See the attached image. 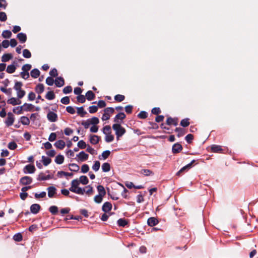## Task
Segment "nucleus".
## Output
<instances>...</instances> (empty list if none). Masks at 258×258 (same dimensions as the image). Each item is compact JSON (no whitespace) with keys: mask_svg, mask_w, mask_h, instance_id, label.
<instances>
[{"mask_svg":"<svg viewBox=\"0 0 258 258\" xmlns=\"http://www.w3.org/2000/svg\"><path fill=\"white\" fill-rule=\"evenodd\" d=\"M82 218L81 216H74V215H70L68 216L66 218L64 219V221H68L69 220H76L79 221L80 220H82Z\"/></svg>","mask_w":258,"mask_h":258,"instance_id":"39","label":"nucleus"},{"mask_svg":"<svg viewBox=\"0 0 258 258\" xmlns=\"http://www.w3.org/2000/svg\"><path fill=\"white\" fill-rule=\"evenodd\" d=\"M18 66L19 65L17 62L14 61L12 64L8 66L6 69V72L9 74H12L15 72Z\"/></svg>","mask_w":258,"mask_h":258,"instance_id":"8","label":"nucleus"},{"mask_svg":"<svg viewBox=\"0 0 258 258\" xmlns=\"http://www.w3.org/2000/svg\"><path fill=\"white\" fill-rule=\"evenodd\" d=\"M50 77L52 78H56L58 76L57 70L55 68H53L49 72Z\"/></svg>","mask_w":258,"mask_h":258,"instance_id":"56","label":"nucleus"},{"mask_svg":"<svg viewBox=\"0 0 258 258\" xmlns=\"http://www.w3.org/2000/svg\"><path fill=\"white\" fill-rule=\"evenodd\" d=\"M7 103L13 105H19L21 103V101L18 98L17 99L15 97H12L7 100Z\"/></svg>","mask_w":258,"mask_h":258,"instance_id":"23","label":"nucleus"},{"mask_svg":"<svg viewBox=\"0 0 258 258\" xmlns=\"http://www.w3.org/2000/svg\"><path fill=\"white\" fill-rule=\"evenodd\" d=\"M85 192V189L84 188L78 187L76 190H74V193L83 195L84 194Z\"/></svg>","mask_w":258,"mask_h":258,"instance_id":"60","label":"nucleus"},{"mask_svg":"<svg viewBox=\"0 0 258 258\" xmlns=\"http://www.w3.org/2000/svg\"><path fill=\"white\" fill-rule=\"evenodd\" d=\"M35 171L36 168L33 164H29L26 165L23 169V171L25 174H33Z\"/></svg>","mask_w":258,"mask_h":258,"instance_id":"6","label":"nucleus"},{"mask_svg":"<svg viewBox=\"0 0 258 258\" xmlns=\"http://www.w3.org/2000/svg\"><path fill=\"white\" fill-rule=\"evenodd\" d=\"M85 97L88 101H91L95 98V94L92 91L89 90L86 92Z\"/></svg>","mask_w":258,"mask_h":258,"instance_id":"32","label":"nucleus"},{"mask_svg":"<svg viewBox=\"0 0 258 258\" xmlns=\"http://www.w3.org/2000/svg\"><path fill=\"white\" fill-rule=\"evenodd\" d=\"M77 157H78L77 160L79 162H84L88 159L89 155L82 151L77 155Z\"/></svg>","mask_w":258,"mask_h":258,"instance_id":"11","label":"nucleus"},{"mask_svg":"<svg viewBox=\"0 0 258 258\" xmlns=\"http://www.w3.org/2000/svg\"><path fill=\"white\" fill-rule=\"evenodd\" d=\"M41 209V206L38 204H32L30 208V212L33 214H37Z\"/></svg>","mask_w":258,"mask_h":258,"instance_id":"13","label":"nucleus"},{"mask_svg":"<svg viewBox=\"0 0 258 258\" xmlns=\"http://www.w3.org/2000/svg\"><path fill=\"white\" fill-rule=\"evenodd\" d=\"M111 152L109 150L103 151L101 155H99L98 158L100 160H106L110 155Z\"/></svg>","mask_w":258,"mask_h":258,"instance_id":"27","label":"nucleus"},{"mask_svg":"<svg viewBox=\"0 0 258 258\" xmlns=\"http://www.w3.org/2000/svg\"><path fill=\"white\" fill-rule=\"evenodd\" d=\"M47 118L50 122H54L57 120L58 115L54 112L49 110L47 114Z\"/></svg>","mask_w":258,"mask_h":258,"instance_id":"9","label":"nucleus"},{"mask_svg":"<svg viewBox=\"0 0 258 258\" xmlns=\"http://www.w3.org/2000/svg\"><path fill=\"white\" fill-rule=\"evenodd\" d=\"M32 66L30 64L27 63L23 66L22 70L27 73L29 72Z\"/></svg>","mask_w":258,"mask_h":258,"instance_id":"64","label":"nucleus"},{"mask_svg":"<svg viewBox=\"0 0 258 258\" xmlns=\"http://www.w3.org/2000/svg\"><path fill=\"white\" fill-rule=\"evenodd\" d=\"M180 235L186 239L188 238L190 236V233L188 232V230L183 226H180Z\"/></svg>","mask_w":258,"mask_h":258,"instance_id":"18","label":"nucleus"},{"mask_svg":"<svg viewBox=\"0 0 258 258\" xmlns=\"http://www.w3.org/2000/svg\"><path fill=\"white\" fill-rule=\"evenodd\" d=\"M45 97L47 100H52L55 98V95L53 91H50L46 94Z\"/></svg>","mask_w":258,"mask_h":258,"instance_id":"40","label":"nucleus"},{"mask_svg":"<svg viewBox=\"0 0 258 258\" xmlns=\"http://www.w3.org/2000/svg\"><path fill=\"white\" fill-rule=\"evenodd\" d=\"M101 168L103 172H107L110 170V164L108 162H105L102 165Z\"/></svg>","mask_w":258,"mask_h":258,"instance_id":"37","label":"nucleus"},{"mask_svg":"<svg viewBox=\"0 0 258 258\" xmlns=\"http://www.w3.org/2000/svg\"><path fill=\"white\" fill-rule=\"evenodd\" d=\"M15 118L14 115L11 112L8 113V117L5 120V123L7 127L12 125L14 122Z\"/></svg>","mask_w":258,"mask_h":258,"instance_id":"3","label":"nucleus"},{"mask_svg":"<svg viewBox=\"0 0 258 258\" xmlns=\"http://www.w3.org/2000/svg\"><path fill=\"white\" fill-rule=\"evenodd\" d=\"M72 92V87L71 86H67L65 87L63 90L62 92L63 94H68Z\"/></svg>","mask_w":258,"mask_h":258,"instance_id":"62","label":"nucleus"},{"mask_svg":"<svg viewBox=\"0 0 258 258\" xmlns=\"http://www.w3.org/2000/svg\"><path fill=\"white\" fill-rule=\"evenodd\" d=\"M174 131L178 133L177 136L178 138L182 137L186 133L185 130L182 127H176Z\"/></svg>","mask_w":258,"mask_h":258,"instance_id":"29","label":"nucleus"},{"mask_svg":"<svg viewBox=\"0 0 258 258\" xmlns=\"http://www.w3.org/2000/svg\"><path fill=\"white\" fill-rule=\"evenodd\" d=\"M44 91V86L43 84H38L35 88V91L40 95Z\"/></svg>","mask_w":258,"mask_h":258,"instance_id":"24","label":"nucleus"},{"mask_svg":"<svg viewBox=\"0 0 258 258\" xmlns=\"http://www.w3.org/2000/svg\"><path fill=\"white\" fill-rule=\"evenodd\" d=\"M13 239L16 242H20L23 239V235L21 233H17L13 237Z\"/></svg>","mask_w":258,"mask_h":258,"instance_id":"43","label":"nucleus"},{"mask_svg":"<svg viewBox=\"0 0 258 258\" xmlns=\"http://www.w3.org/2000/svg\"><path fill=\"white\" fill-rule=\"evenodd\" d=\"M211 149L213 153H222L223 151L221 146L215 144L211 146Z\"/></svg>","mask_w":258,"mask_h":258,"instance_id":"25","label":"nucleus"},{"mask_svg":"<svg viewBox=\"0 0 258 258\" xmlns=\"http://www.w3.org/2000/svg\"><path fill=\"white\" fill-rule=\"evenodd\" d=\"M77 113L81 117H84L85 115L87 113V112L84 110V107L81 106L80 107H77Z\"/></svg>","mask_w":258,"mask_h":258,"instance_id":"34","label":"nucleus"},{"mask_svg":"<svg viewBox=\"0 0 258 258\" xmlns=\"http://www.w3.org/2000/svg\"><path fill=\"white\" fill-rule=\"evenodd\" d=\"M98 108L97 105L90 106L88 108L89 112L90 113H95L98 111Z\"/></svg>","mask_w":258,"mask_h":258,"instance_id":"59","label":"nucleus"},{"mask_svg":"<svg viewBox=\"0 0 258 258\" xmlns=\"http://www.w3.org/2000/svg\"><path fill=\"white\" fill-rule=\"evenodd\" d=\"M77 146L80 149H84L87 145L85 141L80 140L78 142Z\"/></svg>","mask_w":258,"mask_h":258,"instance_id":"58","label":"nucleus"},{"mask_svg":"<svg viewBox=\"0 0 258 258\" xmlns=\"http://www.w3.org/2000/svg\"><path fill=\"white\" fill-rule=\"evenodd\" d=\"M13 54L11 53H5L2 57V61L3 62H6L9 61L13 58Z\"/></svg>","mask_w":258,"mask_h":258,"instance_id":"28","label":"nucleus"},{"mask_svg":"<svg viewBox=\"0 0 258 258\" xmlns=\"http://www.w3.org/2000/svg\"><path fill=\"white\" fill-rule=\"evenodd\" d=\"M126 118V115L123 112H119L114 117L113 121L115 123H121L123 120Z\"/></svg>","mask_w":258,"mask_h":258,"instance_id":"5","label":"nucleus"},{"mask_svg":"<svg viewBox=\"0 0 258 258\" xmlns=\"http://www.w3.org/2000/svg\"><path fill=\"white\" fill-rule=\"evenodd\" d=\"M12 33L11 31L9 30H4L2 34V36L4 38H10L12 36Z\"/></svg>","mask_w":258,"mask_h":258,"instance_id":"46","label":"nucleus"},{"mask_svg":"<svg viewBox=\"0 0 258 258\" xmlns=\"http://www.w3.org/2000/svg\"><path fill=\"white\" fill-rule=\"evenodd\" d=\"M64 80L63 77L59 76L57 77L55 80V85L56 87L60 88L64 85Z\"/></svg>","mask_w":258,"mask_h":258,"instance_id":"17","label":"nucleus"},{"mask_svg":"<svg viewBox=\"0 0 258 258\" xmlns=\"http://www.w3.org/2000/svg\"><path fill=\"white\" fill-rule=\"evenodd\" d=\"M114 99L115 101L120 102L124 100L125 96L123 95L117 94L114 96Z\"/></svg>","mask_w":258,"mask_h":258,"instance_id":"50","label":"nucleus"},{"mask_svg":"<svg viewBox=\"0 0 258 258\" xmlns=\"http://www.w3.org/2000/svg\"><path fill=\"white\" fill-rule=\"evenodd\" d=\"M64 160V156L62 155L59 154L56 156L55 160H54V162L57 164H61L63 163Z\"/></svg>","mask_w":258,"mask_h":258,"instance_id":"30","label":"nucleus"},{"mask_svg":"<svg viewBox=\"0 0 258 258\" xmlns=\"http://www.w3.org/2000/svg\"><path fill=\"white\" fill-rule=\"evenodd\" d=\"M48 210L53 215H56L58 212V209L56 206H50Z\"/></svg>","mask_w":258,"mask_h":258,"instance_id":"45","label":"nucleus"},{"mask_svg":"<svg viewBox=\"0 0 258 258\" xmlns=\"http://www.w3.org/2000/svg\"><path fill=\"white\" fill-rule=\"evenodd\" d=\"M31 76L33 78H37L40 75V72L38 69L35 68L31 71Z\"/></svg>","mask_w":258,"mask_h":258,"instance_id":"33","label":"nucleus"},{"mask_svg":"<svg viewBox=\"0 0 258 258\" xmlns=\"http://www.w3.org/2000/svg\"><path fill=\"white\" fill-rule=\"evenodd\" d=\"M23 56L24 57L26 58H30L31 57L32 55L29 50L27 49H25L23 51Z\"/></svg>","mask_w":258,"mask_h":258,"instance_id":"53","label":"nucleus"},{"mask_svg":"<svg viewBox=\"0 0 258 258\" xmlns=\"http://www.w3.org/2000/svg\"><path fill=\"white\" fill-rule=\"evenodd\" d=\"M23 83L21 82L15 81L14 89L17 92L22 89Z\"/></svg>","mask_w":258,"mask_h":258,"instance_id":"47","label":"nucleus"},{"mask_svg":"<svg viewBox=\"0 0 258 258\" xmlns=\"http://www.w3.org/2000/svg\"><path fill=\"white\" fill-rule=\"evenodd\" d=\"M105 135V141L107 143H110L112 142L114 139V137L112 135L111 133H108Z\"/></svg>","mask_w":258,"mask_h":258,"instance_id":"42","label":"nucleus"},{"mask_svg":"<svg viewBox=\"0 0 258 258\" xmlns=\"http://www.w3.org/2000/svg\"><path fill=\"white\" fill-rule=\"evenodd\" d=\"M183 149L182 145L179 143H176L173 145L172 147V152L174 154L180 153Z\"/></svg>","mask_w":258,"mask_h":258,"instance_id":"10","label":"nucleus"},{"mask_svg":"<svg viewBox=\"0 0 258 258\" xmlns=\"http://www.w3.org/2000/svg\"><path fill=\"white\" fill-rule=\"evenodd\" d=\"M114 112V108L111 107L105 108L104 109V113L102 115L101 119L103 121L107 120L110 117V113H113Z\"/></svg>","mask_w":258,"mask_h":258,"instance_id":"2","label":"nucleus"},{"mask_svg":"<svg viewBox=\"0 0 258 258\" xmlns=\"http://www.w3.org/2000/svg\"><path fill=\"white\" fill-rule=\"evenodd\" d=\"M79 181L83 185H87L89 183V179L86 175H81L80 177Z\"/></svg>","mask_w":258,"mask_h":258,"instance_id":"44","label":"nucleus"},{"mask_svg":"<svg viewBox=\"0 0 258 258\" xmlns=\"http://www.w3.org/2000/svg\"><path fill=\"white\" fill-rule=\"evenodd\" d=\"M97 189L98 192V195L100 196H102L104 197L106 194V190L104 187V186L102 185H98L97 186Z\"/></svg>","mask_w":258,"mask_h":258,"instance_id":"26","label":"nucleus"},{"mask_svg":"<svg viewBox=\"0 0 258 258\" xmlns=\"http://www.w3.org/2000/svg\"><path fill=\"white\" fill-rule=\"evenodd\" d=\"M159 221L156 217H151L147 220V224L150 227H154L157 225Z\"/></svg>","mask_w":258,"mask_h":258,"instance_id":"15","label":"nucleus"},{"mask_svg":"<svg viewBox=\"0 0 258 258\" xmlns=\"http://www.w3.org/2000/svg\"><path fill=\"white\" fill-rule=\"evenodd\" d=\"M17 38L21 43H25L27 41V35L23 32H20L17 35Z\"/></svg>","mask_w":258,"mask_h":258,"instance_id":"22","label":"nucleus"},{"mask_svg":"<svg viewBox=\"0 0 258 258\" xmlns=\"http://www.w3.org/2000/svg\"><path fill=\"white\" fill-rule=\"evenodd\" d=\"M33 181L32 177L28 176H25L20 178L19 181L20 184L24 185H29Z\"/></svg>","mask_w":258,"mask_h":258,"instance_id":"7","label":"nucleus"},{"mask_svg":"<svg viewBox=\"0 0 258 258\" xmlns=\"http://www.w3.org/2000/svg\"><path fill=\"white\" fill-rule=\"evenodd\" d=\"M194 135L189 134L185 136V140L188 144H190L194 140Z\"/></svg>","mask_w":258,"mask_h":258,"instance_id":"61","label":"nucleus"},{"mask_svg":"<svg viewBox=\"0 0 258 258\" xmlns=\"http://www.w3.org/2000/svg\"><path fill=\"white\" fill-rule=\"evenodd\" d=\"M17 144L14 141L10 142L8 145V147L10 150H14L17 148Z\"/></svg>","mask_w":258,"mask_h":258,"instance_id":"54","label":"nucleus"},{"mask_svg":"<svg viewBox=\"0 0 258 258\" xmlns=\"http://www.w3.org/2000/svg\"><path fill=\"white\" fill-rule=\"evenodd\" d=\"M89 137V141L93 145L97 144L101 140L100 137L95 135H90Z\"/></svg>","mask_w":258,"mask_h":258,"instance_id":"14","label":"nucleus"},{"mask_svg":"<svg viewBox=\"0 0 258 258\" xmlns=\"http://www.w3.org/2000/svg\"><path fill=\"white\" fill-rule=\"evenodd\" d=\"M24 106H25L24 110L25 111H32L35 108V106L31 103H25Z\"/></svg>","mask_w":258,"mask_h":258,"instance_id":"36","label":"nucleus"},{"mask_svg":"<svg viewBox=\"0 0 258 258\" xmlns=\"http://www.w3.org/2000/svg\"><path fill=\"white\" fill-rule=\"evenodd\" d=\"M177 120L178 119L177 118L169 117L166 119V123L168 125H171V124H173L174 126H176L178 124Z\"/></svg>","mask_w":258,"mask_h":258,"instance_id":"21","label":"nucleus"},{"mask_svg":"<svg viewBox=\"0 0 258 258\" xmlns=\"http://www.w3.org/2000/svg\"><path fill=\"white\" fill-rule=\"evenodd\" d=\"M189 120L190 119L189 118H185L182 119L180 121V125L182 127H187L190 124Z\"/></svg>","mask_w":258,"mask_h":258,"instance_id":"38","label":"nucleus"},{"mask_svg":"<svg viewBox=\"0 0 258 258\" xmlns=\"http://www.w3.org/2000/svg\"><path fill=\"white\" fill-rule=\"evenodd\" d=\"M128 224V220L124 218H120L117 221V224L119 227H125Z\"/></svg>","mask_w":258,"mask_h":258,"instance_id":"19","label":"nucleus"},{"mask_svg":"<svg viewBox=\"0 0 258 258\" xmlns=\"http://www.w3.org/2000/svg\"><path fill=\"white\" fill-rule=\"evenodd\" d=\"M45 82L47 85L49 86H52L53 85L54 83H55V80L53 79V78L49 76L47 77V78L46 79Z\"/></svg>","mask_w":258,"mask_h":258,"instance_id":"52","label":"nucleus"},{"mask_svg":"<svg viewBox=\"0 0 258 258\" xmlns=\"http://www.w3.org/2000/svg\"><path fill=\"white\" fill-rule=\"evenodd\" d=\"M141 173L144 174L145 176H150L154 175V172L152 171L147 169H142L141 171Z\"/></svg>","mask_w":258,"mask_h":258,"instance_id":"49","label":"nucleus"},{"mask_svg":"<svg viewBox=\"0 0 258 258\" xmlns=\"http://www.w3.org/2000/svg\"><path fill=\"white\" fill-rule=\"evenodd\" d=\"M100 167V162L99 161H95L94 162V164L92 167V169L96 172L98 171Z\"/></svg>","mask_w":258,"mask_h":258,"instance_id":"48","label":"nucleus"},{"mask_svg":"<svg viewBox=\"0 0 258 258\" xmlns=\"http://www.w3.org/2000/svg\"><path fill=\"white\" fill-rule=\"evenodd\" d=\"M20 120L21 123L24 125H28L30 124V119L26 116H22Z\"/></svg>","mask_w":258,"mask_h":258,"instance_id":"35","label":"nucleus"},{"mask_svg":"<svg viewBox=\"0 0 258 258\" xmlns=\"http://www.w3.org/2000/svg\"><path fill=\"white\" fill-rule=\"evenodd\" d=\"M112 208V205L110 202H105L102 206V211L104 213L110 212Z\"/></svg>","mask_w":258,"mask_h":258,"instance_id":"12","label":"nucleus"},{"mask_svg":"<svg viewBox=\"0 0 258 258\" xmlns=\"http://www.w3.org/2000/svg\"><path fill=\"white\" fill-rule=\"evenodd\" d=\"M111 128L109 125L104 126L102 129V132L104 135H106L108 133H111Z\"/></svg>","mask_w":258,"mask_h":258,"instance_id":"57","label":"nucleus"},{"mask_svg":"<svg viewBox=\"0 0 258 258\" xmlns=\"http://www.w3.org/2000/svg\"><path fill=\"white\" fill-rule=\"evenodd\" d=\"M68 166L69 167V170L75 172H78L80 169L79 165L76 163H70Z\"/></svg>","mask_w":258,"mask_h":258,"instance_id":"31","label":"nucleus"},{"mask_svg":"<svg viewBox=\"0 0 258 258\" xmlns=\"http://www.w3.org/2000/svg\"><path fill=\"white\" fill-rule=\"evenodd\" d=\"M76 98H77V101L81 103H85L86 101V99L85 96L82 95V94L80 95L79 96H77Z\"/></svg>","mask_w":258,"mask_h":258,"instance_id":"55","label":"nucleus"},{"mask_svg":"<svg viewBox=\"0 0 258 258\" xmlns=\"http://www.w3.org/2000/svg\"><path fill=\"white\" fill-rule=\"evenodd\" d=\"M148 115L147 112L145 111H141L138 115L137 116L140 119H146Z\"/></svg>","mask_w":258,"mask_h":258,"instance_id":"51","label":"nucleus"},{"mask_svg":"<svg viewBox=\"0 0 258 258\" xmlns=\"http://www.w3.org/2000/svg\"><path fill=\"white\" fill-rule=\"evenodd\" d=\"M112 128L115 132V134L117 141L126 133V130L121 126L120 123H114Z\"/></svg>","mask_w":258,"mask_h":258,"instance_id":"1","label":"nucleus"},{"mask_svg":"<svg viewBox=\"0 0 258 258\" xmlns=\"http://www.w3.org/2000/svg\"><path fill=\"white\" fill-rule=\"evenodd\" d=\"M54 146L59 150H62L66 146V143L62 140H59L54 144Z\"/></svg>","mask_w":258,"mask_h":258,"instance_id":"20","label":"nucleus"},{"mask_svg":"<svg viewBox=\"0 0 258 258\" xmlns=\"http://www.w3.org/2000/svg\"><path fill=\"white\" fill-rule=\"evenodd\" d=\"M89 170V166L88 164H84L81 167V172L83 173H86Z\"/></svg>","mask_w":258,"mask_h":258,"instance_id":"63","label":"nucleus"},{"mask_svg":"<svg viewBox=\"0 0 258 258\" xmlns=\"http://www.w3.org/2000/svg\"><path fill=\"white\" fill-rule=\"evenodd\" d=\"M48 191V197L50 198L54 197V195L56 194V188L54 186H50L47 188Z\"/></svg>","mask_w":258,"mask_h":258,"instance_id":"16","label":"nucleus"},{"mask_svg":"<svg viewBox=\"0 0 258 258\" xmlns=\"http://www.w3.org/2000/svg\"><path fill=\"white\" fill-rule=\"evenodd\" d=\"M41 158L43 164L45 166L48 165L51 162V159L49 157H45L43 155L42 156Z\"/></svg>","mask_w":258,"mask_h":258,"instance_id":"41","label":"nucleus"},{"mask_svg":"<svg viewBox=\"0 0 258 258\" xmlns=\"http://www.w3.org/2000/svg\"><path fill=\"white\" fill-rule=\"evenodd\" d=\"M196 160L193 159L189 163L187 164L185 166L182 167L176 173L177 176H180L181 174L188 171L192 167V165L195 163Z\"/></svg>","mask_w":258,"mask_h":258,"instance_id":"4","label":"nucleus"}]
</instances>
